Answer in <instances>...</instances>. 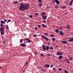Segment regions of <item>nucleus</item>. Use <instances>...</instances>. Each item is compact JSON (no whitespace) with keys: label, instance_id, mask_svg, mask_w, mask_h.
I'll use <instances>...</instances> for the list:
<instances>
[{"label":"nucleus","instance_id":"nucleus-64","mask_svg":"<svg viewBox=\"0 0 73 73\" xmlns=\"http://www.w3.org/2000/svg\"><path fill=\"white\" fill-rule=\"evenodd\" d=\"M66 4L68 5V3H66Z\"/></svg>","mask_w":73,"mask_h":73},{"label":"nucleus","instance_id":"nucleus-44","mask_svg":"<svg viewBox=\"0 0 73 73\" xmlns=\"http://www.w3.org/2000/svg\"><path fill=\"white\" fill-rule=\"evenodd\" d=\"M23 4H24L23 3H20V5H23Z\"/></svg>","mask_w":73,"mask_h":73},{"label":"nucleus","instance_id":"nucleus-61","mask_svg":"<svg viewBox=\"0 0 73 73\" xmlns=\"http://www.w3.org/2000/svg\"><path fill=\"white\" fill-rule=\"evenodd\" d=\"M60 29H61L62 28V27H60Z\"/></svg>","mask_w":73,"mask_h":73},{"label":"nucleus","instance_id":"nucleus-7","mask_svg":"<svg viewBox=\"0 0 73 73\" xmlns=\"http://www.w3.org/2000/svg\"><path fill=\"white\" fill-rule=\"evenodd\" d=\"M25 40H26V41H28V42H29V43L31 42V40H30V39L28 38H25Z\"/></svg>","mask_w":73,"mask_h":73},{"label":"nucleus","instance_id":"nucleus-39","mask_svg":"<svg viewBox=\"0 0 73 73\" xmlns=\"http://www.w3.org/2000/svg\"><path fill=\"white\" fill-rule=\"evenodd\" d=\"M23 35L24 36H27V35L25 33H24Z\"/></svg>","mask_w":73,"mask_h":73},{"label":"nucleus","instance_id":"nucleus-49","mask_svg":"<svg viewBox=\"0 0 73 73\" xmlns=\"http://www.w3.org/2000/svg\"><path fill=\"white\" fill-rule=\"evenodd\" d=\"M3 25H3V24L0 25L1 27H3Z\"/></svg>","mask_w":73,"mask_h":73},{"label":"nucleus","instance_id":"nucleus-55","mask_svg":"<svg viewBox=\"0 0 73 73\" xmlns=\"http://www.w3.org/2000/svg\"><path fill=\"white\" fill-rule=\"evenodd\" d=\"M34 37H36V36H37V35H33Z\"/></svg>","mask_w":73,"mask_h":73},{"label":"nucleus","instance_id":"nucleus-32","mask_svg":"<svg viewBox=\"0 0 73 73\" xmlns=\"http://www.w3.org/2000/svg\"><path fill=\"white\" fill-rule=\"evenodd\" d=\"M58 70H59V71H61V70H62V69L61 68H59L58 69Z\"/></svg>","mask_w":73,"mask_h":73},{"label":"nucleus","instance_id":"nucleus-31","mask_svg":"<svg viewBox=\"0 0 73 73\" xmlns=\"http://www.w3.org/2000/svg\"><path fill=\"white\" fill-rule=\"evenodd\" d=\"M35 14H36V15H35V16H37V15H38V13H35Z\"/></svg>","mask_w":73,"mask_h":73},{"label":"nucleus","instance_id":"nucleus-57","mask_svg":"<svg viewBox=\"0 0 73 73\" xmlns=\"http://www.w3.org/2000/svg\"><path fill=\"white\" fill-rule=\"evenodd\" d=\"M2 68H3L2 67L0 66V68L1 69H2Z\"/></svg>","mask_w":73,"mask_h":73},{"label":"nucleus","instance_id":"nucleus-43","mask_svg":"<svg viewBox=\"0 0 73 73\" xmlns=\"http://www.w3.org/2000/svg\"><path fill=\"white\" fill-rule=\"evenodd\" d=\"M47 54L48 56H50V54Z\"/></svg>","mask_w":73,"mask_h":73},{"label":"nucleus","instance_id":"nucleus-38","mask_svg":"<svg viewBox=\"0 0 73 73\" xmlns=\"http://www.w3.org/2000/svg\"><path fill=\"white\" fill-rule=\"evenodd\" d=\"M11 20L9 19L8 20V22H11Z\"/></svg>","mask_w":73,"mask_h":73},{"label":"nucleus","instance_id":"nucleus-22","mask_svg":"<svg viewBox=\"0 0 73 73\" xmlns=\"http://www.w3.org/2000/svg\"><path fill=\"white\" fill-rule=\"evenodd\" d=\"M52 41H54L56 40V39H55V38H52Z\"/></svg>","mask_w":73,"mask_h":73},{"label":"nucleus","instance_id":"nucleus-8","mask_svg":"<svg viewBox=\"0 0 73 73\" xmlns=\"http://www.w3.org/2000/svg\"><path fill=\"white\" fill-rule=\"evenodd\" d=\"M49 66H50V65H49V64H46L44 65V66H45V67L47 68H49Z\"/></svg>","mask_w":73,"mask_h":73},{"label":"nucleus","instance_id":"nucleus-25","mask_svg":"<svg viewBox=\"0 0 73 73\" xmlns=\"http://www.w3.org/2000/svg\"><path fill=\"white\" fill-rule=\"evenodd\" d=\"M45 15V13H44L43 12L42 13V16H44V15Z\"/></svg>","mask_w":73,"mask_h":73},{"label":"nucleus","instance_id":"nucleus-4","mask_svg":"<svg viewBox=\"0 0 73 73\" xmlns=\"http://www.w3.org/2000/svg\"><path fill=\"white\" fill-rule=\"evenodd\" d=\"M63 54V53L61 52H58L56 53V55L57 56H60V55H61Z\"/></svg>","mask_w":73,"mask_h":73},{"label":"nucleus","instance_id":"nucleus-45","mask_svg":"<svg viewBox=\"0 0 73 73\" xmlns=\"http://www.w3.org/2000/svg\"><path fill=\"white\" fill-rule=\"evenodd\" d=\"M53 64H52L51 65L50 67L51 68H52L53 67Z\"/></svg>","mask_w":73,"mask_h":73},{"label":"nucleus","instance_id":"nucleus-28","mask_svg":"<svg viewBox=\"0 0 73 73\" xmlns=\"http://www.w3.org/2000/svg\"><path fill=\"white\" fill-rule=\"evenodd\" d=\"M62 9H65L66 8V7H62Z\"/></svg>","mask_w":73,"mask_h":73},{"label":"nucleus","instance_id":"nucleus-21","mask_svg":"<svg viewBox=\"0 0 73 73\" xmlns=\"http://www.w3.org/2000/svg\"><path fill=\"white\" fill-rule=\"evenodd\" d=\"M66 60L67 62H68V64H69L70 63V62H69V61H68V59H66Z\"/></svg>","mask_w":73,"mask_h":73},{"label":"nucleus","instance_id":"nucleus-62","mask_svg":"<svg viewBox=\"0 0 73 73\" xmlns=\"http://www.w3.org/2000/svg\"><path fill=\"white\" fill-rule=\"evenodd\" d=\"M27 42H28V41H27L26 42V43L27 44Z\"/></svg>","mask_w":73,"mask_h":73},{"label":"nucleus","instance_id":"nucleus-59","mask_svg":"<svg viewBox=\"0 0 73 73\" xmlns=\"http://www.w3.org/2000/svg\"><path fill=\"white\" fill-rule=\"evenodd\" d=\"M44 17H46V18L47 17V16H46V15H44Z\"/></svg>","mask_w":73,"mask_h":73},{"label":"nucleus","instance_id":"nucleus-17","mask_svg":"<svg viewBox=\"0 0 73 73\" xmlns=\"http://www.w3.org/2000/svg\"><path fill=\"white\" fill-rule=\"evenodd\" d=\"M21 46H23V47H25V46H27V44H21Z\"/></svg>","mask_w":73,"mask_h":73},{"label":"nucleus","instance_id":"nucleus-58","mask_svg":"<svg viewBox=\"0 0 73 73\" xmlns=\"http://www.w3.org/2000/svg\"><path fill=\"white\" fill-rule=\"evenodd\" d=\"M47 44H48V45H49V44H50L49 43V42H47Z\"/></svg>","mask_w":73,"mask_h":73},{"label":"nucleus","instance_id":"nucleus-23","mask_svg":"<svg viewBox=\"0 0 73 73\" xmlns=\"http://www.w3.org/2000/svg\"><path fill=\"white\" fill-rule=\"evenodd\" d=\"M6 29H8V25H7L6 26Z\"/></svg>","mask_w":73,"mask_h":73},{"label":"nucleus","instance_id":"nucleus-35","mask_svg":"<svg viewBox=\"0 0 73 73\" xmlns=\"http://www.w3.org/2000/svg\"><path fill=\"white\" fill-rule=\"evenodd\" d=\"M42 18H43V19H46V17H44V16H42Z\"/></svg>","mask_w":73,"mask_h":73},{"label":"nucleus","instance_id":"nucleus-26","mask_svg":"<svg viewBox=\"0 0 73 73\" xmlns=\"http://www.w3.org/2000/svg\"><path fill=\"white\" fill-rule=\"evenodd\" d=\"M23 41V39H20V43H21V42H22Z\"/></svg>","mask_w":73,"mask_h":73},{"label":"nucleus","instance_id":"nucleus-27","mask_svg":"<svg viewBox=\"0 0 73 73\" xmlns=\"http://www.w3.org/2000/svg\"><path fill=\"white\" fill-rule=\"evenodd\" d=\"M50 50H52V49H53V47H51L50 48Z\"/></svg>","mask_w":73,"mask_h":73},{"label":"nucleus","instance_id":"nucleus-40","mask_svg":"<svg viewBox=\"0 0 73 73\" xmlns=\"http://www.w3.org/2000/svg\"><path fill=\"white\" fill-rule=\"evenodd\" d=\"M35 29L36 30H37V29H38V28H37V27H35Z\"/></svg>","mask_w":73,"mask_h":73},{"label":"nucleus","instance_id":"nucleus-11","mask_svg":"<svg viewBox=\"0 0 73 73\" xmlns=\"http://www.w3.org/2000/svg\"><path fill=\"white\" fill-rule=\"evenodd\" d=\"M49 49V46H47L46 47L45 50H48Z\"/></svg>","mask_w":73,"mask_h":73},{"label":"nucleus","instance_id":"nucleus-10","mask_svg":"<svg viewBox=\"0 0 73 73\" xmlns=\"http://www.w3.org/2000/svg\"><path fill=\"white\" fill-rule=\"evenodd\" d=\"M68 41H69V42H72V41H73V37L72 38L69 39L68 40Z\"/></svg>","mask_w":73,"mask_h":73},{"label":"nucleus","instance_id":"nucleus-33","mask_svg":"<svg viewBox=\"0 0 73 73\" xmlns=\"http://www.w3.org/2000/svg\"><path fill=\"white\" fill-rule=\"evenodd\" d=\"M50 36L51 37H54V35L52 34H51Z\"/></svg>","mask_w":73,"mask_h":73},{"label":"nucleus","instance_id":"nucleus-47","mask_svg":"<svg viewBox=\"0 0 73 73\" xmlns=\"http://www.w3.org/2000/svg\"><path fill=\"white\" fill-rule=\"evenodd\" d=\"M34 54H37V52H35Z\"/></svg>","mask_w":73,"mask_h":73},{"label":"nucleus","instance_id":"nucleus-30","mask_svg":"<svg viewBox=\"0 0 73 73\" xmlns=\"http://www.w3.org/2000/svg\"><path fill=\"white\" fill-rule=\"evenodd\" d=\"M42 3H40L39 4V7H42Z\"/></svg>","mask_w":73,"mask_h":73},{"label":"nucleus","instance_id":"nucleus-14","mask_svg":"<svg viewBox=\"0 0 73 73\" xmlns=\"http://www.w3.org/2000/svg\"><path fill=\"white\" fill-rule=\"evenodd\" d=\"M1 24H5V21H1Z\"/></svg>","mask_w":73,"mask_h":73},{"label":"nucleus","instance_id":"nucleus-29","mask_svg":"<svg viewBox=\"0 0 73 73\" xmlns=\"http://www.w3.org/2000/svg\"><path fill=\"white\" fill-rule=\"evenodd\" d=\"M64 72L65 73H69V72H67V71L66 70H64Z\"/></svg>","mask_w":73,"mask_h":73},{"label":"nucleus","instance_id":"nucleus-53","mask_svg":"<svg viewBox=\"0 0 73 73\" xmlns=\"http://www.w3.org/2000/svg\"><path fill=\"white\" fill-rule=\"evenodd\" d=\"M53 69L55 71L56 70V69H55V68H53Z\"/></svg>","mask_w":73,"mask_h":73},{"label":"nucleus","instance_id":"nucleus-15","mask_svg":"<svg viewBox=\"0 0 73 73\" xmlns=\"http://www.w3.org/2000/svg\"><path fill=\"white\" fill-rule=\"evenodd\" d=\"M42 27H43V28H47V26L45 25L44 24H42Z\"/></svg>","mask_w":73,"mask_h":73},{"label":"nucleus","instance_id":"nucleus-50","mask_svg":"<svg viewBox=\"0 0 73 73\" xmlns=\"http://www.w3.org/2000/svg\"><path fill=\"white\" fill-rule=\"evenodd\" d=\"M4 21H5V22H7V20L5 19L4 20Z\"/></svg>","mask_w":73,"mask_h":73},{"label":"nucleus","instance_id":"nucleus-36","mask_svg":"<svg viewBox=\"0 0 73 73\" xmlns=\"http://www.w3.org/2000/svg\"><path fill=\"white\" fill-rule=\"evenodd\" d=\"M40 56H42V57H43V56H44V55H43L42 54H40Z\"/></svg>","mask_w":73,"mask_h":73},{"label":"nucleus","instance_id":"nucleus-63","mask_svg":"<svg viewBox=\"0 0 73 73\" xmlns=\"http://www.w3.org/2000/svg\"><path fill=\"white\" fill-rule=\"evenodd\" d=\"M17 24V23L15 22V25H16V24Z\"/></svg>","mask_w":73,"mask_h":73},{"label":"nucleus","instance_id":"nucleus-5","mask_svg":"<svg viewBox=\"0 0 73 73\" xmlns=\"http://www.w3.org/2000/svg\"><path fill=\"white\" fill-rule=\"evenodd\" d=\"M54 1H55L57 5H59V4L60 3V1H58V0H54Z\"/></svg>","mask_w":73,"mask_h":73},{"label":"nucleus","instance_id":"nucleus-12","mask_svg":"<svg viewBox=\"0 0 73 73\" xmlns=\"http://www.w3.org/2000/svg\"><path fill=\"white\" fill-rule=\"evenodd\" d=\"M58 59H61L62 58V56L60 55L58 57Z\"/></svg>","mask_w":73,"mask_h":73},{"label":"nucleus","instance_id":"nucleus-37","mask_svg":"<svg viewBox=\"0 0 73 73\" xmlns=\"http://www.w3.org/2000/svg\"><path fill=\"white\" fill-rule=\"evenodd\" d=\"M29 17H30V18H32V15H31L29 16Z\"/></svg>","mask_w":73,"mask_h":73},{"label":"nucleus","instance_id":"nucleus-20","mask_svg":"<svg viewBox=\"0 0 73 73\" xmlns=\"http://www.w3.org/2000/svg\"><path fill=\"white\" fill-rule=\"evenodd\" d=\"M55 32H56V33H58L60 32V31H58V30H56Z\"/></svg>","mask_w":73,"mask_h":73},{"label":"nucleus","instance_id":"nucleus-19","mask_svg":"<svg viewBox=\"0 0 73 73\" xmlns=\"http://www.w3.org/2000/svg\"><path fill=\"white\" fill-rule=\"evenodd\" d=\"M72 3H73V2L71 1L70 2V5H72Z\"/></svg>","mask_w":73,"mask_h":73},{"label":"nucleus","instance_id":"nucleus-13","mask_svg":"<svg viewBox=\"0 0 73 73\" xmlns=\"http://www.w3.org/2000/svg\"><path fill=\"white\" fill-rule=\"evenodd\" d=\"M61 42H62V43H63L64 44H67V43H68L67 42L63 41V40H62Z\"/></svg>","mask_w":73,"mask_h":73},{"label":"nucleus","instance_id":"nucleus-1","mask_svg":"<svg viewBox=\"0 0 73 73\" xmlns=\"http://www.w3.org/2000/svg\"><path fill=\"white\" fill-rule=\"evenodd\" d=\"M29 7V4L28 3L23 4L20 6L19 8V10L22 12H24L25 10H28Z\"/></svg>","mask_w":73,"mask_h":73},{"label":"nucleus","instance_id":"nucleus-51","mask_svg":"<svg viewBox=\"0 0 73 73\" xmlns=\"http://www.w3.org/2000/svg\"><path fill=\"white\" fill-rule=\"evenodd\" d=\"M43 23H46V21H44L43 22Z\"/></svg>","mask_w":73,"mask_h":73},{"label":"nucleus","instance_id":"nucleus-60","mask_svg":"<svg viewBox=\"0 0 73 73\" xmlns=\"http://www.w3.org/2000/svg\"><path fill=\"white\" fill-rule=\"evenodd\" d=\"M3 43H6V42L5 41H3Z\"/></svg>","mask_w":73,"mask_h":73},{"label":"nucleus","instance_id":"nucleus-56","mask_svg":"<svg viewBox=\"0 0 73 73\" xmlns=\"http://www.w3.org/2000/svg\"><path fill=\"white\" fill-rule=\"evenodd\" d=\"M55 1H52V3H55Z\"/></svg>","mask_w":73,"mask_h":73},{"label":"nucleus","instance_id":"nucleus-9","mask_svg":"<svg viewBox=\"0 0 73 73\" xmlns=\"http://www.w3.org/2000/svg\"><path fill=\"white\" fill-rule=\"evenodd\" d=\"M60 34L61 36H63L64 35V33L62 32V31H60Z\"/></svg>","mask_w":73,"mask_h":73},{"label":"nucleus","instance_id":"nucleus-42","mask_svg":"<svg viewBox=\"0 0 73 73\" xmlns=\"http://www.w3.org/2000/svg\"><path fill=\"white\" fill-rule=\"evenodd\" d=\"M38 28H41V26H40V25H38Z\"/></svg>","mask_w":73,"mask_h":73},{"label":"nucleus","instance_id":"nucleus-6","mask_svg":"<svg viewBox=\"0 0 73 73\" xmlns=\"http://www.w3.org/2000/svg\"><path fill=\"white\" fill-rule=\"evenodd\" d=\"M45 46H46V45H44V44L42 45V47L43 48V49L44 50H45Z\"/></svg>","mask_w":73,"mask_h":73},{"label":"nucleus","instance_id":"nucleus-48","mask_svg":"<svg viewBox=\"0 0 73 73\" xmlns=\"http://www.w3.org/2000/svg\"><path fill=\"white\" fill-rule=\"evenodd\" d=\"M31 56H30L29 57V59H31Z\"/></svg>","mask_w":73,"mask_h":73},{"label":"nucleus","instance_id":"nucleus-3","mask_svg":"<svg viewBox=\"0 0 73 73\" xmlns=\"http://www.w3.org/2000/svg\"><path fill=\"white\" fill-rule=\"evenodd\" d=\"M42 38H44V39H46V41H48L49 40H48V38H47V37H45V36H44V35H42Z\"/></svg>","mask_w":73,"mask_h":73},{"label":"nucleus","instance_id":"nucleus-2","mask_svg":"<svg viewBox=\"0 0 73 73\" xmlns=\"http://www.w3.org/2000/svg\"><path fill=\"white\" fill-rule=\"evenodd\" d=\"M5 28V27H1L0 28V31L1 35H4V29Z\"/></svg>","mask_w":73,"mask_h":73},{"label":"nucleus","instance_id":"nucleus-24","mask_svg":"<svg viewBox=\"0 0 73 73\" xmlns=\"http://www.w3.org/2000/svg\"><path fill=\"white\" fill-rule=\"evenodd\" d=\"M14 3L15 4H18V2L17 1H14Z\"/></svg>","mask_w":73,"mask_h":73},{"label":"nucleus","instance_id":"nucleus-52","mask_svg":"<svg viewBox=\"0 0 73 73\" xmlns=\"http://www.w3.org/2000/svg\"><path fill=\"white\" fill-rule=\"evenodd\" d=\"M55 8L56 9L58 8V7H57V6H56L55 7Z\"/></svg>","mask_w":73,"mask_h":73},{"label":"nucleus","instance_id":"nucleus-54","mask_svg":"<svg viewBox=\"0 0 73 73\" xmlns=\"http://www.w3.org/2000/svg\"><path fill=\"white\" fill-rule=\"evenodd\" d=\"M27 62H28V61H26V63L25 64V65H27Z\"/></svg>","mask_w":73,"mask_h":73},{"label":"nucleus","instance_id":"nucleus-16","mask_svg":"<svg viewBox=\"0 0 73 73\" xmlns=\"http://www.w3.org/2000/svg\"><path fill=\"white\" fill-rule=\"evenodd\" d=\"M21 46H23V47H25V46H27V44H21Z\"/></svg>","mask_w":73,"mask_h":73},{"label":"nucleus","instance_id":"nucleus-34","mask_svg":"<svg viewBox=\"0 0 73 73\" xmlns=\"http://www.w3.org/2000/svg\"><path fill=\"white\" fill-rule=\"evenodd\" d=\"M44 35L46 36H48V34L47 33H45L44 34Z\"/></svg>","mask_w":73,"mask_h":73},{"label":"nucleus","instance_id":"nucleus-46","mask_svg":"<svg viewBox=\"0 0 73 73\" xmlns=\"http://www.w3.org/2000/svg\"><path fill=\"white\" fill-rule=\"evenodd\" d=\"M38 1L39 3H41L42 1L41 0H38Z\"/></svg>","mask_w":73,"mask_h":73},{"label":"nucleus","instance_id":"nucleus-18","mask_svg":"<svg viewBox=\"0 0 73 73\" xmlns=\"http://www.w3.org/2000/svg\"><path fill=\"white\" fill-rule=\"evenodd\" d=\"M67 28L68 29H70V25H67Z\"/></svg>","mask_w":73,"mask_h":73},{"label":"nucleus","instance_id":"nucleus-41","mask_svg":"<svg viewBox=\"0 0 73 73\" xmlns=\"http://www.w3.org/2000/svg\"><path fill=\"white\" fill-rule=\"evenodd\" d=\"M72 59H73V58H71L70 59H69V60L70 61H71V60H72Z\"/></svg>","mask_w":73,"mask_h":73}]
</instances>
